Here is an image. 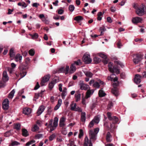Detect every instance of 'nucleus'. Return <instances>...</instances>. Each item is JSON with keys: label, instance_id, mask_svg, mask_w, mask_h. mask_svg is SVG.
I'll return each instance as SVG.
<instances>
[{"label": "nucleus", "instance_id": "1", "mask_svg": "<svg viewBox=\"0 0 146 146\" xmlns=\"http://www.w3.org/2000/svg\"><path fill=\"white\" fill-rule=\"evenodd\" d=\"M58 118L55 117L54 120V122L53 123V120L51 119L49 122L48 127L50 129V131L51 132L54 130L58 125Z\"/></svg>", "mask_w": 146, "mask_h": 146}, {"label": "nucleus", "instance_id": "2", "mask_svg": "<svg viewBox=\"0 0 146 146\" xmlns=\"http://www.w3.org/2000/svg\"><path fill=\"white\" fill-rule=\"evenodd\" d=\"M135 12L138 16H143L146 13V7L144 5L142 4L137 8Z\"/></svg>", "mask_w": 146, "mask_h": 146}, {"label": "nucleus", "instance_id": "3", "mask_svg": "<svg viewBox=\"0 0 146 146\" xmlns=\"http://www.w3.org/2000/svg\"><path fill=\"white\" fill-rule=\"evenodd\" d=\"M142 60V56L141 55L137 54L134 56L133 61L134 64H136L139 63Z\"/></svg>", "mask_w": 146, "mask_h": 146}, {"label": "nucleus", "instance_id": "4", "mask_svg": "<svg viewBox=\"0 0 146 146\" xmlns=\"http://www.w3.org/2000/svg\"><path fill=\"white\" fill-rule=\"evenodd\" d=\"M79 86L80 87V89L81 90H87L89 88V85L84 84L82 80L80 81L79 83Z\"/></svg>", "mask_w": 146, "mask_h": 146}, {"label": "nucleus", "instance_id": "5", "mask_svg": "<svg viewBox=\"0 0 146 146\" xmlns=\"http://www.w3.org/2000/svg\"><path fill=\"white\" fill-rule=\"evenodd\" d=\"M70 106V109L72 110L77 111L79 112L82 111V109L78 106H76V103H72L71 104Z\"/></svg>", "mask_w": 146, "mask_h": 146}, {"label": "nucleus", "instance_id": "6", "mask_svg": "<svg viewBox=\"0 0 146 146\" xmlns=\"http://www.w3.org/2000/svg\"><path fill=\"white\" fill-rule=\"evenodd\" d=\"M83 60L86 64H89L92 61L91 58H90V55L87 54H86L84 55Z\"/></svg>", "mask_w": 146, "mask_h": 146}, {"label": "nucleus", "instance_id": "7", "mask_svg": "<svg viewBox=\"0 0 146 146\" xmlns=\"http://www.w3.org/2000/svg\"><path fill=\"white\" fill-rule=\"evenodd\" d=\"M99 129L98 128H96L93 130L90 129L89 131V135L91 137H96L99 131Z\"/></svg>", "mask_w": 146, "mask_h": 146}, {"label": "nucleus", "instance_id": "8", "mask_svg": "<svg viewBox=\"0 0 146 146\" xmlns=\"http://www.w3.org/2000/svg\"><path fill=\"white\" fill-rule=\"evenodd\" d=\"M94 138L90 137L89 140L88 137H85L84 146H88H88H92V144L91 142V140Z\"/></svg>", "mask_w": 146, "mask_h": 146}, {"label": "nucleus", "instance_id": "9", "mask_svg": "<svg viewBox=\"0 0 146 146\" xmlns=\"http://www.w3.org/2000/svg\"><path fill=\"white\" fill-rule=\"evenodd\" d=\"M142 21V18L136 17L132 18V22L133 24H137L141 23Z\"/></svg>", "mask_w": 146, "mask_h": 146}, {"label": "nucleus", "instance_id": "10", "mask_svg": "<svg viewBox=\"0 0 146 146\" xmlns=\"http://www.w3.org/2000/svg\"><path fill=\"white\" fill-rule=\"evenodd\" d=\"M9 106V101L7 99L4 100L3 103V108L5 110H7Z\"/></svg>", "mask_w": 146, "mask_h": 146}, {"label": "nucleus", "instance_id": "11", "mask_svg": "<svg viewBox=\"0 0 146 146\" xmlns=\"http://www.w3.org/2000/svg\"><path fill=\"white\" fill-rule=\"evenodd\" d=\"M141 77L142 76L139 74H136L134 78V82L137 84H139L141 82Z\"/></svg>", "mask_w": 146, "mask_h": 146}, {"label": "nucleus", "instance_id": "12", "mask_svg": "<svg viewBox=\"0 0 146 146\" xmlns=\"http://www.w3.org/2000/svg\"><path fill=\"white\" fill-rule=\"evenodd\" d=\"M50 78V75L48 74L44 76L42 80L40 83L41 85L43 86V83H44L48 82Z\"/></svg>", "mask_w": 146, "mask_h": 146}, {"label": "nucleus", "instance_id": "13", "mask_svg": "<svg viewBox=\"0 0 146 146\" xmlns=\"http://www.w3.org/2000/svg\"><path fill=\"white\" fill-rule=\"evenodd\" d=\"M19 68L20 70V75L21 78L20 79L23 78L26 74V72L25 70H24V68L22 66H20Z\"/></svg>", "mask_w": 146, "mask_h": 146}, {"label": "nucleus", "instance_id": "14", "mask_svg": "<svg viewBox=\"0 0 146 146\" xmlns=\"http://www.w3.org/2000/svg\"><path fill=\"white\" fill-rule=\"evenodd\" d=\"M9 80V77L7 74V72L5 71H4L3 73L2 80L4 82L7 81Z\"/></svg>", "mask_w": 146, "mask_h": 146}, {"label": "nucleus", "instance_id": "15", "mask_svg": "<svg viewBox=\"0 0 146 146\" xmlns=\"http://www.w3.org/2000/svg\"><path fill=\"white\" fill-rule=\"evenodd\" d=\"M66 118L64 117H62L60 119L59 121V125L60 127H63L65 125L64 122Z\"/></svg>", "mask_w": 146, "mask_h": 146}, {"label": "nucleus", "instance_id": "16", "mask_svg": "<svg viewBox=\"0 0 146 146\" xmlns=\"http://www.w3.org/2000/svg\"><path fill=\"white\" fill-rule=\"evenodd\" d=\"M45 109L44 107L43 106H40L38 108L37 113L38 116H39L41 115Z\"/></svg>", "mask_w": 146, "mask_h": 146}, {"label": "nucleus", "instance_id": "17", "mask_svg": "<svg viewBox=\"0 0 146 146\" xmlns=\"http://www.w3.org/2000/svg\"><path fill=\"white\" fill-rule=\"evenodd\" d=\"M94 92L93 90H88L86 93V95L85 98L87 99L90 97L91 95H92Z\"/></svg>", "mask_w": 146, "mask_h": 146}, {"label": "nucleus", "instance_id": "18", "mask_svg": "<svg viewBox=\"0 0 146 146\" xmlns=\"http://www.w3.org/2000/svg\"><path fill=\"white\" fill-rule=\"evenodd\" d=\"M31 110L29 108H25L23 110V113L26 115H28L31 113Z\"/></svg>", "mask_w": 146, "mask_h": 146}, {"label": "nucleus", "instance_id": "19", "mask_svg": "<svg viewBox=\"0 0 146 146\" xmlns=\"http://www.w3.org/2000/svg\"><path fill=\"white\" fill-rule=\"evenodd\" d=\"M62 102V100L61 99H59L58 101L57 104L56 106L54 108V110H56L59 109L61 106Z\"/></svg>", "mask_w": 146, "mask_h": 146}, {"label": "nucleus", "instance_id": "20", "mask_svg": "<svg viewBox=\"0 0 146 146\" xmlns=\"http://www.w3.org/2000/svg\"><path fill=\"white\" fill-rule=\"evenodd\" d=\"M67 88L66 87L63 88V90L62 91V93L61 94V96L62 98L63 99H64L65 98V96L67 95Z\"/></svg>", "mask_w": 146, "mask_h": 146}, {"label": "nucleus", "instance_id": "21", "mask_svg": "<svg viewBox=\"0 0 146 146\" xmlns=\"http://www.w3.org/2000/svg\"><path fill=\"white\" fill-rule=\"evenodd\" d=\"M76 67L74 66V64H72L70 66V72L71 74L74 73L76 70Z\"/></svg>", "mask_w": 146, "mask_h": 146}, {"label": "nucleus", "instance_id": "22", "mask_svg": "<svg viewBox=\"0 0 146 146\" xmlns=\"http://www.w3.org/2000/svg\"><path fill=\"white\" fill-rule=\"evenodd\" d=\"M81 112L82 113L81 117V120L82 121L85 122L86 119V113L85 112Z\"/></svg>", "mask_w": 146, "mask_h": 146}, {"label": "nucleus", "instance_id": "23", "mask_svg": "<svg viewBox=\"0 0 146 146\" xmlns=\"http://www.w3.org/2000/svg\"><path fill=\"white\" fill-rule=\"evenodd\" d=\"M111 72L112 73L115 72L117 74L119 73L120 71L117 68V66H114L113 68V70Z\"/></svg>", "mask_w": 146, "mask_h": 146}, {"label": "nucleus", "instance_id": "24", "mask_svg": "<svg viewBox=\"0 0 146 146\" xmlns=\"http://www.w3.org/2000/svg\"><path fill=\"white\" fill-rule=\"evenodd\" d=\"M98 94L99 96L100 97H104L106 95V94L104 92L102 88L99 91Z\"/></svg>", "mask_w": 146, "mask_h": 146}, {"label": "nucleus", "instance_id": "25", "mask_svg": "<svg viewBox=\"0 0 146 146\" xmlns=\"http://www.w3.org/2000/svg\"><path fill=\"white\" fill-rule=\"evenodd\" d=\"M100 116L99 115L96 116L93 119L94 122L96 123H98L100 120Z\"/></svg>", "mask_w": 146, "mask_h": 146}, {"label": "nucleus", "instance_id": "26", "mask_svg": "<svg viewBox=\"0 0 146 146\" xmlns=\"http://www.w3.org/2000/svg\"><path fill=\"white\" fill-rule=\"evenodd\" d=\"M111 92L115 96H117L119 95L118 91L116 88L112 89L111 90Z\"/></svg>", "mask_w": 146, "mask_h": 146}, {"label": "nucleus", "instance_id": "27", "mask_svg": "<svg viewBox=\"0 0 146 146\" xmlns=\"http://www.w3.org/2000/svg\"><path fill=\"white\" fill-rule=\"evenodd\" d=\"M84 73L86 76L89 77H92L93 75V74L90 71H85Z\"/></svg>", "mask_w": 146, "mask_h": 146}, {"label": "nucleus", "instance_id": "28", "mask_svg": "<svg viewBox=\"0 0 146 146\" xmlns=\"http://www.w3.org/2000/svg\"><path fill=\"white\" fill-rule=\"evenodd\" d=\"M22 131L23 136L25 137H27L28 136V132L26 129H22Z\"/></svg>", "mask_w": 146, "mask_h": 146}, {"label": "nucleus", "instance_id": "29", "mask_svg": "<svg viewBox=\"0 0 146 146\" xmlns=\"http://www.w3.org/2000/svg\"><path fill=\"white\" fill-rule=\"evenodd\" d=\"M9 54L11 58H13L14 57L15 53L14 52V50L13 48L11 49L10 50Z\"/></svg>", "mask_w": 146, "mask_h": 146}, {"label": "nucleus", "instance_id": "30", "mask_svg": "<svg viewBox=\"0 0 146 146\" xmlns=\"http://www.w3.org/2000/svg\"><path fill=\"white\" fill-rule=\"evenodd\" d=\"M22 59V56L19 54H17L15 57V60L17 62L19 61H21Z\"/></svg>", "mask_w": 146, "mask_h": 146}, {"label": "nucleus", "instance_id": "31", "mask_svg": "<svg viewBox=\"0 0 146 146\" xmlns=\"http://www.w3.org/2000/svg\"><path fill=\"white\" fill-rule=\"evenodd\" d=\"M14 129L17 130H19L21 129V125L19 123H17L15 124Z\"/></svg>", "mask_w": 146, "mask_h": 146}, {"label": "nucleus", "instance_id": "32", "mask_svg": "<svg viewBox=\"0 0 146 146\" xmlns=\"http://www.w3.org/2000/svg\"><path fill=\"white\" fill-rule=\"evenodd\" d=\"M15 92V91L14 89H13L12 90L9 94V98H10L12 99L14 96Z\"/></svg>", "mask_w": 146, "mask_h": 146}, {"label": "nucleus", "instance_id": "33", "mask_svg": "<svg viewBox=\"0 0 146 146\" xmlns=\"http://www.w3.org/2000/svg\"><path fill=\"white\" fill-rule=\"evenodd\" d=\"M112 119L111 121H113V124L116 123H117L118 119L117 117L116 116H112Z\"/></svg>", "mask_w": 146, "mask_h": 146}, {"label": "nucleus", "instance_id": "34", "mask_svg": "<svg viewBox=\"0 0 146 146\" xmlns=\"http://www.w3.org/2000/svg\"><path fill=\"white\" fill-rule=\"evenodd\" d=\"M81 94H75V97L76 102H78L80 99Z\"/></svg>", "mask_w": 146, "mask_h": 146}, {"label": "nucleus", "instance_id": "35", "mask_svg": "<svg viewBox=\"0 0 146 146\" xmlns=\"http://www.w3.org/2000/svg\"><path fill=\"white\" fill-rule=\"evenodd\" d=\"M74 20L77 21H79L83 20V18L81 16H78L75 17L74 18Z\"/></svg>", "mask_w": 146, "mask_h": 146}, {"label": "nucleus", "instance_id": "36", "mask_svg": "<svg viewBox=\"0 0 146 146\" xmlns=\"http://www.w3.org/2000/svg\"><path fill=\"white\" fill-rule=\"evenodd\" d=\"M94 61L95 63H98L101 61V59L98 57H95L94 58Z\"/></svg>", "mask_w": 146, "mask_h": 146}, {"label": "nucleus", "instance_id": "37", "mask_svg": "<svg viewBox=\"0 0 146 146\" xmlns=\"http://www.w3.org/2000/svg\"><path fill=\"white\" fill-rule=\"evenodd\" d=\"M29 35L33 39L37 38L38 37V35L37 33H35L34 34H30Z\"/></svg>", "mask_w": 146, "mask_h": 146}, {"label": "nucleus", "instance_id": "38", "mask_svg": "<svg viewBox=\"0 0 146 146\" xmlns=\"http://www.w3.org/2000/svg\"><path fill=\"white\" fill-rule=\"evenodd\" d=\"M100 30L101 31V34L100 35H102L104 34L103 32L106 31V29L104 26H103L102 27H100Z\"/></svg>", "mask_w": 146, "mask_h": 146}, {"label": "nucleus", "instance_id": "39", "mask_svg": "<svg viewBox=\"0 0 146 146\" xmlns=\"http://www.w3.org/2000/svg\"><path fill=\"white\" fill-rule=\"evenodd\" d=\"M93 86L94 87L96 88H98L100 87V85L98 82H96L93 84Z\"/></svg>", "mask_w": 146, "mask_h": 146}, {"label": "nucleus", "instance_id": "40", "mask_svg": "<svg viewBox=\"0 0 146 146\" xmlns=\"http://www.w3.org/2000/svg\"><path fill=\"white\" fill-rule=\"evenodd\" d=\"M35 142V141L34 140H31L30 141L27 142L26 143V145L27 146H29L30 145H31Z\"/></svg>", "mask_w": 146, "mask_h": 146}, {"label": "nucleus", "instance_id": "41", "mask_svg": "<svg viewBox=\"0 0 146 146\" xmlns=\"http://www.w3.org/2000/svg\"><path fill=\"white\" fill-rule=\"evenodd\" d=\"M20 143L16 141H12L11 144V145L12 146H17L19 145Z\"/></svg>", "mask_w": 146, "mask_h": 146}, {"label": "nucleus", "instance_id": "42", "mask_svg": "<svg viewBox=\"0 0 146 146\" xmlns=\"http://www.w3.org/2000/svg\"><path fill=\"white\" fill-rule=\"evenodd\" d=\"M113 66V63H111V62H110L108 64V67L109 68V70L111 72L113 70L112 68Z\"/></svg>", "mask_w": 146, "mask_h": 146}, {"label": "nucleus", "instance_id": "43", "mask_svg": "<svg viewBox=\"0 0 146 146\" xmlns=\"http://www.w3.org/2000/svg\"><path fill=\"white\" fill-rule=\"evenodd\" d=\"M69 9L71 12H72L74 9L75 7L74 5H70L69 7Z\"/></svg>", "mask_w": 146, "mask_h": 146}, {"label": "nucleus", "instance_id": "44", "mask_svg": "<svg viewBox=\"0 0 146 146\" xmlns=\"http://www.w3.org/2000/svg\"><path fill=\"white\" fill-rule=\"evenodd\" d=\"M47 113L48 115H50L52 111V109L50 106L48 107L47 108Z\"/></svg>", "mask_w": 146, "mask_h": 146}, {"label": "nucleus", "instance_id": "45", "mask_svg": "<svg viewBox=\"0 0 146 146\" xmlns=\"http://www.w3.org/2000/svg\"><path fill=\"white\" fill-rule=\"evenodd\" d=\"M29 54L31 56H33L35 53V51L33 49H31L29 52Z\"/></svg>", "mask_w": 146, "mask_h": 146}, {"label": "nucleus", "instance_id": "46", "mask_svg": "<svg viewBox=\"0 0 146 146\" xmlns=\"http://www.w3.org/2000/svg\"><path fill=\"white\" fill-rule=\"evenodd\" d=\"M38 127L36 125H35L32 128V131H35L38 130Z\"/></svg>", "mask_w": 146, "mask_h": 146}, {"label": "nucleus", "instance_id": "47", "mask_svg": "<svg viewBox=\"0 0 146 146\" xmlns=\"http://www.w3.org/2000/svg\"><path fill=\"white\" fill-rule=\"evenodd\" d=\"M115 63L116 64L119 65L122 68L124 67V65L123 64L119 61L117 60L115 61Z\"/></svg>", "mask_w": 146, "mask_h": 146}, {"label": "nucleus", "instance_id": "48", "mask_svg": "<svg viewBox=\"0 0 146 146\" xmlns=\"http://www.w3.org/2000/svg\"><path fill=\"white\" fill-rule=\"evenodd\" d=\"M54 85V84L51 82L48 84L49 89L51 90L53 88Z\"/></svg>", "mask_w": 146, "mask_h": 146}, {"label": "nucleus", "instance_id": "49", "mask_svg": "<svg viewBox=\"0 0 146 146\" xmlns=\"http://www.w3.org/2000/svg\"><path fill=\"white\" fill-rule=\"evenodd\" d=\"M42 21L43 23L46 24H49V21L46 19L45 18L42 19Z\"/></svg>", "mask_w": 146, "mask_h": 146}, {"label": "nucleus", "instance_id": "50", "mask_svg": "<svg viewBox=\"0 0 146 146\" xmlns=\"http://www.w3.org/2000/svg\"><path fill=\"white\" fill-rule=\"evenodd\" d=\"M42 93L40 92L39 93H36L35 94V98L36 99H38L39 97L41 96Z\"/></svg>", "mask_w": 146, "mask_h": 146}, {"label": "nucleus", "instance_id": "51", "mask_svg": "<svg viewBox=\"0 0 146 146\" xmlns=\"http://www.w3.org/2000/svg\"><path fill=\"white\" fill-rule=\"evenodd\" d=\"M107 116L108 119L110 120H111L112 116H111V113L110 112H108L107 113Z\"/></svg>", "mask_w": 146, "mask_h": 146}, {"label": "nucleus", "instance_id": "52", "mask_svg": "<svg viewBox=\"0 0 146 146\" xmlns=\"http://www.w3.org/2000/svg\"><path fill=\"white\" fill-rule=\"evenodd\" d=\"M99 56L104 59L107 58L106 56L102 53H100L99 54Z\"/></svg>", "mask_w": 146, "mask_h": 146}, {"label": "nucleus", "instance_id": "53", "mask_svg": "<svg viewBox=\"0 0 146 146\" xmlns=\"http://www.w3.org/2000/svg\"><path fill=\"white\" fill-rule=\"evenodd\" d=\"M113 106V104L112 102L110 103L108 106L107 109L108 110L111 109Z\"/></svg>", "mask_w": 146, "mask_h": 146}, {"label": "nucleus", "instance_id": "54", "mask_svg": "<svg viewBox=\"0 0 146 146\" xmlns=\"http://www.w3.org/2000/svg\"><path fill=\"white\" fill-rule=\"evenodd\" d=\"M84 133L82 129H80L79 130V134L78 137H82L83 136Z\"/></svg>", "mask_w": 146, "mask_h": 146}, {"label": "nucleus", "instance_id": "55", "mask_svg": "<svg viewBox=\"0 0 146 146\" xmlns=\"http://www.w3.org/2000/svg\"><path fill=\"white\" fill-rule=\"evenodd\" d=\"M95 123L93 120L90 123L88 126L90 128L92 127L94 125V123Z\"/></svg>", "mask_w": 146, "mask_h": 146}, {"label": "nucleus", "instance_id": "56", "mask_svg": "<svg viewBox=\"0 0 146 146\" xmlns=\"http://www.w3.org/2000/svg\"><path fill=\"white\" fill-rule=\"evenodd\" d=\"M81 60L80 59H79L77 61H75L74 64V65L75 64L76 65H78L79 64H81Z\"/></svg>", "mask_w": 146, "mask_h": 146}, {"label": "nucleus", "instance_id": "57", "mask_svg": "<svg viewBox=\"0 0 146 146\" xmlns=\"http://www.w3.org/2000/svg\"><path fill=\"white\" fill-rule=\"evenodd\" d=\"M65 74H67L69 70V66H66L65 68Z\"/></svg>", "mask_w": 146, "mask_h": 146}, {"label": "nucleus", "instance_id": "58", "mask_svg": "<svg viewBox=\"0 0 146 146\" xmlns=\"http://www.w3.org/2000/svg\"><path fill=\"white\" fill-rule=\"evenodd\" d=\"M62 84H59L58 85L59 90V91L60 92H62V91L63 90H62Z\"/></svg>", "mask_w": 146, "mask_h": 146}, {"label": "nucleus", "instance_id": "59", "mask_svg": "<svg viewBox=\"0 0 146 146\" xmlns=\"http://www.w3.org/2000/svg\"><path fill=\"white\" fill-rule=\"evenodd\" d=\"M24 91L23 89H22L20 90L18 93V95L19 96H21L24 93Z\"/></svg>", "mask_w": 146, "mask_h": 146}, {"label": "nucleus", "instance_id": "60", "mask_svg": "<svg viewBox=\"0 0 146 146\" xmlns=\"http://www.w3.org/2000/svg\"><path fill=\"white\" fill-rule=\"evenodd\" d=\"M107 21L108 22H109V23H111L112 22V21L110 17H108L107 18Z\"/></svg>", "mask_w": 146, "mask_h": 146}, {"label": "nucleus", "instance_id": "61", "mask_svg": "<svg viewBox=\"0 0 146 146\" xmlns=\"http://www.w3.org/2000/svg\"><path fill=\"white\" fill-rule=\"evenodd\" d=\"M111 11L112 12H114L116 10V9L115 7L111 6L110 8Z\"/></svg>", "mask_w": 146, "mask_h": 146}, {"label": "nucleus", "instance_id": "62", "mask_svg": "<svg viewBox=\"0 0 146 146\" xmlns=\"http://www.w3.org/2000/svg\"><path fill=\"white\" fill-rule=\"evenodd\" d=\"M39 5V4L37 3H34L32 4V6L35 7H37Z\"/></svg>", "mask_w": 146, "mask_h": 146}, {"label": "nucleus", "instance_id": "63", "mask_svg": "<svg viewBox=\"0 0 146 146\" xmlns=\"http://www.w3.org/2000/svg\"><path fill=\"white\" fill-rule=\"evenodd\" d=\"M64 12L63 10L62 9H60L58 11V13L59 14L62 15Z\"/></svg>", "mask_w": 146, "mask_h": 146}, {"label": "nucleus", "instance_id": "64", "mask_svg": "<svg viewBox=\"0 0 146 146\" xmlns=\"http://www.w3.org/2000/svg\"><path fill=\"white\" fill-rule=\"evenodd\" d=\"M82 103L83 105H86V100L84 98H82Z\"/></svg>", "mask_w": 146, "mask_h": 146}]
</instances>
